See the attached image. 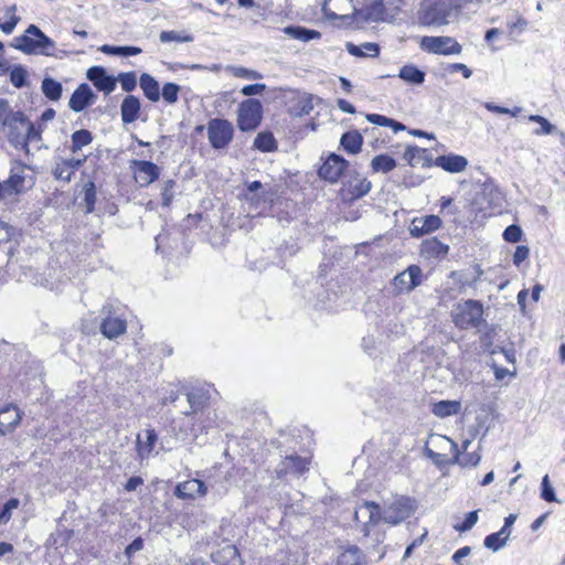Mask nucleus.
<instances>
[{"mask_svg": "<svg viewBox=\"0 0 565 565\" xmlns=\"http://www.w3.org/2000/svg\"><path fill=\"white\" fill-rule=\"evenodd\" d=\"M12 46L25 54L56 56L55 42L34 24H30L24 34L14 38Z\"/></svg>", "mask_w": 565, "mask_h": 565, "instance_id": "f257e3e1", "label": "nucleus"}, {"mask_svg": "<svg viewBox=\"0 0 565 565\" xmlns=\"http://www.w3.org/2000/svg\"><path fill=\"white\" fill-rule=\"evenodd\" d=\"M6 129L9 142L15 148L29 154V145L25 143V134L32 129V121L22 113L15 111L7 122L2 125Z\"/></svg>", "mask_w": 565, "mask_h": 565, "instance_id": "f03ea898", "label": "nucleus"}, {"mask_svg": "<svg viewBox=\"0 0 565 565\" xmlns=\"http://www.w3.org/2000/svg\"><path fill=\"white\" fill-rule=\"evenodd\" d=\"M483 307L477 300H466L459 303L452 315L456 327L460 329L476 328L482 321Z\"/></svg>", "mask_w": 565, "mask_h": 565, "instance_id": "7ed1b4c3", "label": "nucleus"}, {"mask_svg": "<svg viewBox=\"0 0 565 565\" xmlns=\"http://www.w3.org/2000/svg\"><path fill=\"white\" fill-rule=\"evenodd\" d=\"M417 509V503L409 497H396L382 511V520L385 523L396 525L408 519Z\"/></svg>", "mask_w": 565, "mask_h": 565, "instance_id": "20e7f679", "label": "nucleus"}, {"mask_svg": "<svg viewBox=\"0 0 565 565\" xmlns=\"http://www.w3.org/2000/svg\"><path fill=\"white\" fill-rule=\"evenodd\" d=\"M452 9L451 0H427L422 9V21L427 25L447 24Z\"/></svg>", "mask_w": 565, "mask_h": 565, "instance_id": "39448f33", "label": "nucleus"}, {"mask_svg": "<svg viewBox=\"0 0 565 565\" xmlns=\"http://www.w3.org/2000/svg\"><path fill=\"white\" fill-rule=\"evenodd\" d=\"M206 130L210 145L215 150L227 148L233 140L234 127L226 119H211L207 122Z\"/></svg>", "mask_w": 565, "mask_h": 565, "instance_id": "423d86ee", "label": "nucleus"}, {"mask_svg": "<svg viewBox=\"0 0 565 565\" xmlns=\"http://www.w3.org/2000/svg\"><path fill=\"white\" fill-rule=\"evenodd\" d=\"M263 117V105L258 99L249 98L239 104L237 110V126L242 131L257 128Z\"/></svg>", "mask_w": 565, "mask_h": 565, "instance_id": "0eeeda50", "label": "nucleus"}, {"mask_svg": "<svg viewBox=\"0 0 565 565\" xmlns=\"http://www.w3.org/2000/svg\"><path fill=\"white\" fill-rule=\"evenodd\" d=\"M419 47L431 54L458 55L461 53V45L451 36H423Z\"/></svg>", "mask_w": 565, "mask_h": 565, "instance_id": "6e6552de", "label": "nucleus"}, {"mask_svg": "<svg viewBox=\"0 0 565 565\" xmlns=\"http://www.w3.org/2000/svg\"><path fill=\"white\" fill-rule=\"evenodd\" d=\"M103 320L100 322L102 334L109 339H117L127 330V322L124 318L116 315L114 307L109 303L103 306L102 311Z\"/></svg>", "mask_w": 565, "mask_h": 565, "instance_id": "1a4fd4ad", "label": "nucleus"}, {"mask_svg": "<svg viewBox=\"0 0 565 565\" xmlns=\"http://www.w3.org/2000/svg\"><path fill=\"white\" fill-rule=\"evenodd\" d=\"M28 167L21 162H15L10 171L8 180L1 182L2 190L6 196H12L23 193L28 188L32 186V181L26 180L24 170Z\"/></svg>", "mask_w": 565, "mask_h": 565, "instance_id": "9d476101", "label": "nucleus"}, {"mask_svg": "<svg viewBox=\"0 0 565 565\" xmlns=\"http://www.w3.org/2000/svg\"><path fill=\"white\" fill-rule=\"evenodd\" d=\"M354 519L361 524V532L369 536L371 527L382 520V511L379 504L364 501L355 509Z\"/></svg>", "mask_w": 565, "mask_h": 565, "instance_id": "9b49d317", "label": "nucleus"}, {"mask_svg": "<svg viewBox=\"0 0 565 565\" xmlns=\"http://www.w3.org/2000/svg\"><path fill=\"white\" fill-rule=\"evenodd\" d=\"M422 284V269L419 266L412 265L404 271L397 274L392 282L395 294L401 295L414 290Z\"/></svg>", "mask_w": 565, "mask_h": 565, "instance_id": "f8f14e48", "label": "nucleus"}, {"mask_svg": "<svg viewBox=\"0 0 565 565\" xmlns=\"http://www.w3.org/2000/svg\"><path fill=\"white\" fill-rule=\"evenodd\" d=\"M130 168L135 173V180L141 188H147L160 175V168L147 160H132Z\"/></svg>", "mask_w": 565, "mask_h": 565, "instance_id": "ddd939ff", "label": "nucleus"}, {"mask_svg": "<svg viewBox=\"0 0 565 565\" xmlns=\"http://www.w3.org/2000/svg\"><path fill=\"white\" fill-rule=\"evenodd\" d=\"M348 167L349 161L339 154L331 153L320 167L319 177L334 183Z\"/></svg>", "mask_w": 565, "mask_h": 565, "instance_id": "4468645a", "label": "nucleus"}, {"mask_svg": "<svg viewBox=\"0 0 565 565\" xmlns=\"http://www.w3.org/2000/svg\"><path fill=\"white\" fill-rule=\"evenodd\" d=\"M207 493V487L200 479H190L177 484L174 494L179 499H198Z\"/></svg>", "mask_w": 565, "mask_h": 565, "instance_id": "2eb2a0df", "label": "nucleus"}, {"mask_svg": "<svg viewBox=\"0 0 565 565\" xmlns=\"http://www.w3.org/2000/svg\"><path fill=\"white\" fill-rule=\"evenodd\" d=\"M96 95L88 84H81L72 94L68 106L75 113L83 111L86 107L94 104Z\"/></svg>", "mask_w": 565, "mask_h": 565, "instance_id": "dca6fc26", "label": "nucleus"}, {"mask_svg": "<svg viewBox=\"0 0 565 565\" xmlns=\"http://www.w3.org/2000/svg\"><path fill=\"white\" fill-rule=\"evenodd\" d=\"M372 188L371 181L355 174L344 183L342 194L348 200H356L366 195Z\"/></svg>", "mask_w": 565, "mask_h": 565, "instance_id": "f3484780", "label": "nucleus"}, {"mask_svg": "<svg viewBox=\"0 0 565 565\" xmlns=\"http://www.w3.org/2000/svg\"><path fill=\"white\" fill-rule=\"evenodd\" d=\"M87 78L98 90L104 92L105 94H110L116 88L117 79L114 76L108 75L102 66L90 67L87 71Z\"/></svg>", "mask_w": 565, "mask_h": 565, "instance_id": "a211bd4d", "label": "nucleus"}, {"mask_svg": "<svg viewBox=\"0 0 565 565\" xmlns=\"http://www.w3.org/2000/svg\"><path fill=\"white\" fill-rule=\"evenodd\" d=\"M441 218L437 215L415 217L412 221L409 233L413 237H420L425 234L438 230L441 226Z\"/></svg>", "mask_w": 565, "mask_h": 565, "instance_id": "6ab92c4d", "label": "nucleus"}, {"mask_svg": "<svg viewBox=\"0 0 565 565\" xmlns=\"http://www.w3.org/2000/svg\"><path fill=\"white\" fill-rule=\"evenodd\" d=\"M22 418V413L14 405H7L0 409V434L6 435L17 428Z\"/></svg>", "mask_w": 565, "mask_h": 565, "instance_id": "aec40b11", "label": "nucleus"}, {"mask_svg": "<svg viewBox=\"0 0 565 565\" xmlns=\"http://www.w3.org/2000/svg\"><path fill=\"white\" fill-rule=\"evenodd\" d=\"M435 164L450 173H459L468 166V160L459 154L439 156L435 160Z\"/></svg>", "mask_w": 565, "mask_h": 565, "instance_id": "412c9836", "label": "nucleus"}, {"mask_svg": "<svg viewBox=\"0 0 565 565\" xmlns=\"http://www.w3.org/2000/svg\"><path fill=\"white\" fill-rule=\"evenodd\" d=\"M140 100L135 95H127L120 105V115L124 124L136 121L140 113Z\"/></svg>", "mask_w": 565, "mask_h": 565, "instance_id": "4be33fe9", "label": "nucleus"}, {"mask_svg": "<svg viewBox=\"0 0 565 565\" xmlns=\"http://www.w3.org/2000/svg\"><path fill=\"white\" fill-rule=\"evenodd\" d=\"M447 440L450 443V450L454 454V462L461 466V467H476L479 465L481 460V455L478 451L468 452L466 455H462L459 450L458 445L447 438Z\"/></svg>", "mask_w": 565, "mask_h": 565, "instance_id": "5701e85b", "label": "nucleus"}, {"mask_svg": "<svg viewBox=\"0 0 565 565\" xmlns=\"http://www.w3.org/2000/svg\"><path fill=\"white\" fill-rule=\"evenodd\" d=\"M140 88L145 96L152 103L160 100V86L158 81L150 74L142 73L140 76Z\"/></svg>", "mask_w": 565, "mask_h": 565, "instance_id": "b1692460", "label": "nucleus"}, {"mask_svg": "<svg viewBox=\"0 0 565 565\" xmlns=\"http://www.w3.org/2000/svg\"><path fill=\"white\" fill-rule=\"evenodd\" d=\"M448 252L449 246L441 243L436 237L425 239L422 243V254L427 258L446 256Z\"/></svg>", "mask_w": 565, "mask_h": 565, "instance_id": "393cba45", "label": "nucleus"}, {"mask_svg": "<svg viewBox=\"0 0 565 565\" xmlns=\"http://www.w3.org/2000/svg\"><path fill=\"white\" fill-rule=\"evenodd\" d=\"M460 411L461 403L459 401H439L431 406V413L439 418L457 415Z\"/></svg>", "mask_w": 565, "mask_h": 565, "instance_id": "a878e982", "label": "nucleus"}, {"mask_svg": "<svg viewBox=\"0 0 565 565\" xmlns=\"http://www.w3.org/2000/svg\"><path fill=\"white\" fill-rule=\"evenodd\" d=\"M145 435H146L145 440L142 439L141 435H138V437H137V452H138V456L140 459H145L151 454V451L154 447V444L158 439V436H157L154 429H152V428L146 429Z\"/></svg>", "mask_w": 565, "mask_h": 565, "instance_id": "bb28decb", "label": "nucleus"}, {"mask_svg": "<svg viewBox=\"0 0 565 565\" xmlns=\"http://www.w3.org/2000/svg\"><path fill=\"white\" fill-rule=\"evenodd\" d=\"M363 137L358 130H351L342 135L340 145L343 149L351 154H356L361 151Z\"/></svg>", "mask_w": 565, "mask_h": 565, "instance_id": "cd10ccee", "label": "nucleus"}, {"mask_svg": "<svg viewBox=\"0 0 565 565\" xmlns=\"http://www.w3.org/2000/svg\"><path fill=\"white\" fill-rule=\"evenodd\" d=\"M309 469V461L306 458L299 456H288L281 462V468L278 470L279 473H302Z\"/></svg>", "mask_w": 565, "mask_h": 565, "instance_id": "c85d7f7f", "label": "nucleus"}, {"mask_svg": "<svg viewBox=\"0 0 565 565\" xmlns=\"http://www.w3.org/2000/svg\"><path fill=\"white\" fill-rule=\"evenodd\" d=\"M338 565H366V561L362 551L358 546L352 545L340 554Z\"/></svg>", "mask_w": 565, "mask_h": 565, "instance_id": "c756f323", "label": "nucleus"}, {"mask_svg": "<svg viewBox=\"0 0 565 565\" xmlns=\"http://www.w3.org/2000/svg\"><path fill=\"white\" fill-rule=\"evenodd\" d=\"M348 53L358 57H376L380 54V46L376 43L365 42L361 45L347 43Z\"/></svg>", "mask_w": 565, "mask_h": 565, "instance_id": "7c9ffc66", "label": "nucleus"}, {"mask_svg": "<svg viewBox=\"0 0 565 565\" xmlns=\"http://www.w3.org/2000/svg\"><path fill=\"white\" fill-rule=\"evenodd\" d=\"M425 72L419 70L414 64H406L401 67L398 77L404 82L412 85H420L425 82Z\"/></svg>", "mask_w": 565, "mask_h": 565, "instance_id": "2f4dec72", "label": "nucleus"}, {"mask_svg": "<svg viewBox=\"0 0 565 565\" xmlns=\"http://www.w3.org/2000/svg\"><path fill=\"white\" fill-rule=\"evenodd\" d=\"M282 32L289 35L290 38L299 40L301 42H309L321 36V34L318 31L306 29L303 26H285L282 29Z\"/></svg>", "mask_w": 565, "mask_h": 565, "instance_id": "473e14b6", "label": "nucleus"}, {"mask_svg": "<svg viewBox=\"0 0 565 565\" xmlns=\"http://www.w3.org/2000/svg\"><path fill=\"white\" fill-rule=\"evenodd\" d=\"M41 89L44 96L52 102H57L63 92L62 84L52 77H45L42 81Z\"/></svg>", "mask_w": 565, "mask_h": 565, "instance_id": "72a5a7b5", "label": "nucleus"}, {"mask_svg": "<svg viewBox=\"0 0 565 565\" xmlns=\"http://www.w3.org/2000/svg\"><path fill=\"white\" fill-rule=\"evenodd\" d=\"M371 167L374 172L387 173L395 169L396 161L387 154H379L372 159Z\"/></svg>", "mask_w": 565, "mask_h": 565, "instance_id": "f704fd0d", "label": "nucleus"}, {"mask_svg": "<svg viewBox=\"0 0 565 565\" xmlns=\"http://www.w3.org/2000/svg\"><path fill=\"white\" fill-rule=\"evenodd\" d=\"M366 120L371 124L383 126V127H391L394 132L402 131L405 129V126L392 118L385 117L383 115L379 114H367L365 116Z\"/></svg>", "mask_w": 565, "mask_h": 565, "instance_id": "c9c22d12", "label": "nucleus"}, {"mask_svg": "<svg viewBox=\"0 0 565 565\" xmlns=\"http://www.w3.org/2000/svg\"><path fill=\"white\" fill-rule=\"evenodd\" d=\"M99 51L108 55H120V56H132L138 55L142 51L138 46H113L104 44L99 47Z\"/></svg>", "mask_w": 565, "mask_h": 565, "instance_id": "e433bc0d", "label": "nucleus"}, {"mask_svg": "<svg viewBox=\"0 0 565 565\" xmlns=\"http://www.w3.org/2000/svg\"><path fill=\"white\" fill-rule=\"evenodd\" d=\"M93 140L92 132L86 129L76 130L72 135L71 151L78 152L83 147L89 145Z\"/></svg>", "mask_w": 565, "mask_h": 565, "instance_id": "4c0bfd02", "label": "nucleus"}, {"mask_svg": "<svg viewBox=\"0 0 565 565\" xmlns=\"http://www.w3.org/2000/svg\"><path fill=\"white\" fill-rule=\"evenodd\" d=\"M177 182L172 179L163 181L161 188V204L164 207H169L175 196Z\"/></svg>", "mask_w": 565, "mask_h": 565, "instance_id": "58836bf2", "label": "nucleus"}, {"mask_svg": "<svg viewBox=\"0 0 565 565\" xmlns=\"http://www.w3.org/2000/svg\"><path fill=\"white\" fill-rule=\"evenodd\" d=\"M186 399L189 403V409L182 411V413L185 416H189L191 414L199 412L204 406V403H205L204 395L199 392L188 393Z\"/></svg>", "mask_w": 565, "mask_h": 565, "instance_id": "ea45409f", "label": "nucleus"}, {"mask_svg": "<svg viewBox=\"0 0 565 565\" xmlns=\"http://www.w3.org/2000/svg\"><path fill=\"white\" fill-rule=\"evenodd\" d=\"M254 147L262 151L269 152L276 148V141L270 132H260L254 139Z\"/></svg>", "mask_w": 565, "mask_h": 565, "instance_id": "a19ab883", "label": "nucleus"}, {"mask_svg": "<svg viewBox=\"0 0 565 565\" xmlns=\"http://www.w3.org/2000/svg\"><path fill=\"white\" fill-rule=\"evenodd\" d=\"M367 19L375 22L387 19L383 0H375L367 7Z\"/></svg>", "mask_w": 565, "mask_h": 565, "instance_id": "79ce46f5", "label": "nucleus"}, {"mask_svg": "<svg viewBox=\"0 0 565 565\" xmlns=\"http://www.w3.org/2000/svg\"><path fill=\"white\" fill-rule=\"evenodd\" d=\"M529 120L537 122L540 127L534 130L536 136L551 135L556 131V127L551 124L545 117L540 115H530Z\"/></svg>", "mask_w": 565, "mask_h": 565, "instance_id": "37998d69", "label": "nucleus"}, {"mask_svg": "<svg viewBox=\"0 0 565 565\" xmlns=\"http://www.w3.org/2000/svg\"><path fill=\"white\" fill-rule=\"evenodd\" d=\"M83 201L86 206V213H92L96 203V186L93 181L87 182L83 188Z\"/></svg>", "mask_w": 565, "mask_h": 565, "instance_id": "c03bdc74", "label": "nucleus"}, {"mask_svg": "<svg viewBox=\"0 0 565 565\" xmlns=\"http://www.w3.org/2000/svg\"><path fill=\"white\" fill-rule=\"evenodd\" d=\"M226 71L237 78L245 79H259L263 75L257 71L249 70L243 66H227Z\"/></svg>", "mask_w": 565, "mask_h": 565, "instance_id": "a18cd8bd", "label": "nucleus"}, {"mask_svg": "<svg viewBox=\"0 0 565 565\" xmlns=\"http://www.w3.org/2000/svg\"><path fill=\"white\" fill-rule=\"evenodd\" d=\"M52 174L56 180H62L65 182H70L73 177V172L70 170L64 159H60L55 162Z\"/></svg>", "mask_w": 565, "mask_h": 565, "instance_id": "49530a36", "label": "nucleus"}, {"mask_svg": "<svg viewBox=\"0 0 565 565\" xmlns=\"http://www.w3.org/2000/svg\"><path fill=\"white\" fill-rule=\"evenodd\" d=\"M28 72L22 65H15L10 72V82L17 87L21 88L26 84Z\"/></svg>", "mask_w": 565, "mask_h": 565, "instance_id": "de8ad7c7", "label": "nucleus"}, {"mask_svg": "<svg viewBox=\"0 0 565 565\" xmlns=\"http://www.w3.org/2000/svg\"><path fill=\"white\" fill-rule=\"evenodd\" d=\"M181 87L175 83H166L162 87V98L169 105L178 102Z\"/></svg>", "mask_w": 565, "mask_h": 565, "instance_id": "09e8293b", "label": "nucleus"}, {"mask_svg": "<svg viewBox=\"0 0 565 565\" xmlns=\"http://www.w3.org/2000/svg\"><path fill=\"white\" fill-rule=\"evenodd\" d=\"M541 498L546 502H558L554 488L550 482L548 475L542 478L541 482Z\"/></svg>", "mask_w": 565, "mask_h": 565, "instance_id": "8fccbe9b", "label": "nucleus"}, {"mask_svg": "<svg viewBox=\"0 0 565 565\" xmlns=\"http://www.w3.org/2000/svg\"><path fill=\"white\" fill-rule=\"evenodd\" d=\"M117 81L127 93L135 90L137 86V76L134 72L120 73Z\"/></svg>", "mask_w": 565, "mask_h": 565, "instance_id": "3c124183", "label": "nucleus"}, {"mask_svg": "<svg viewBox=\"0 0 565 565\" xmlns=\"http://www.w3.org/2000/svg\"><path fill=\"white\" fill-rule=\"evenodd\" d=\"M159 39L162 43L192 41V38L190 35H181L177 31H162L159 35Z\"/></svg>", "mask_w": 565, "mask_h": 565, "instance_id": "603ef678", "label": "nucleus"}, {"mask_svg": "<svg viewBox=\"0 0 565 565\" xmlns=\"http://www.w3.org/2000/svg\"><path fill=\"white\" fill-rule=\"evenodd\" d=\"M522 234V228L519 225L512 224L504 230L502 237L505 242L518 243L521 241Z\"/></svg>", "mask_w": 565, "mask_h": 565, "instance_id": "864d4df0", "label": "nucleus"}, {"mask_svg": "<svg viewBox=\"0 0 565 565\" xmlns=\"http://www.w3.org/2000/svg\"><path fill=\"white\" fill-rule=\"evenodd\" d=\"M478 522V511H471L466 515L465 521L461 524H456L454 529L459 532L463 533L469 530H471L476 523Z\"/></svg>", "mask_w": 565, "mask_h": 565, "instance_id": "5fc2aeb1", "label": "nucleus"}, {"mask_svg": "<svg viewBox=\"0 0 565 565\" xmlns=\"http://www.w3.org/2000/svg\"><path fill=\"white\" fill-rule=\"evenodd\" d=\"M483 544L487 548H490L493 552L499 551L505 545L504 540H502V537H500V534H498L497 532L486 536Z\"/></svg>", "mask_w": 565, "mask_h": 565, "instance_id": "6e6d98bb", "label": "nucleus"}, {"mask_svg": "<svg viewBox=\"0 0 565 565\" xmlns=\"http://www.w3.org/2000/svg\"><path fill=\"white\" fill-rule=\"evenodd\" d=\"M19 507V500L18 499H9L3 508L0 510V523H7L11 518L12 510L17 509Z\"/></svg>", "mask_w": 565, "mask_h": 565, "instance_id": "4d7b16f0", "label": "nucleus"}, {"mask_svg": "<svg viewBox=\"0 0 565 565\" xmlns=\"http://www.w3.org/2000/svg\"><path fill=\"white\" fill-rule=\"evenodd\" d=\"M425 152L426 150L420 149L418 147H407L404 157L409 162L411 166H416L418 163L420 154Z\"/></svg>", "mask_w": 565, "mask_h": 565, "instance_id": "13d9d810", "label": "nucleus"}, {"mask_svg": "<svg viewBox=\"0 0 565 565\" xmlns=\"http://www.w3.org/2000/svg\"><path fill=\"white\" fill-rule=\"evenodd\" d=\"M530 255V248L525 245H520L516 247L513 254V264L515 266H520L522 262H524Z\"/></svg>", "mask_w": 565, "mask_h": 565, "instance_id": "bf43d9fd", "label": "nucleus"}, {"mask_svg": "<svg viewBox=\"0 0 565 565\" xmlns=\"http://www.w3.org/2000/svg\"><path fill=\"white\" fill-rule=\"evenodd\" d=\"M266 89L265 84H250L246 85L241 89L244 96L260 95Z\"/></svg>", "mask_w": 565, "mask_h": 565, "instance_id": "052dcab7", "label": "nucleus"}, {"mask_svg": "<svg viewBox=\"0 0 565 565\" xmlns=\"http://www.w3.org/2000/svg\"><path fill=\"white\" fill-rule=\"evenodd\" d=\"M15 111H13L10 107V104L6 99H0V122L3 125L7 122V119L11 118L12 115H14Z\"/></svg>", "mask_w": 565, "mask_h": 565, "instance_id": "680f3d73", "label": "nucleus"}, {"mask_svg": "<svg viewBox=\"0 0 565 565\" xmlns=\"http://www.w3.org/2000/svg\"><path fill=\"white\" fill-rule=\"evenodd\" d=\"M476 270H477V276H476V277H473V278H471V279H469V278H467V277L462 278V277H463V275H462V274H459V273H456V271H454V273L451 274V276H452V277L459 276V277H460L459 281H460L462 285H472V284H476V282L480 279V277L482 276V274H483V270L480 268V266H476Z\"/></svg>", "mask_w": 565, "mask_h": 565, "instance_id": "e2e57ef3", "label": "nucleus"}, {"mask_svg": "<svg viewBox=\"0 0 565 565\" xmlns=\"http://www.w3.org/2000/svg\"><path fill=\"white\" fill-rule=\"evenodd\" d=\"M143 547V541L140 537L135 539L125 550L128 557L139 552Z\"/></svg>", "mask_w": 565, "mask_h": 565, "instance_id": "0e129e2a", "label": "nucleus"}, {"mask_svg": "<svg viewBox=\"0 0 565 565\" xmlns=\"http://www.w3.org/2000/svg\"><path fill=\"white\" fill-rule=\"evenodd\" d=\"M12 235V227L7 223L0 222V243L8 242Z\"/></svg>", "mask_w": 565, "mask_h": 565, "instance_id": "69168bd1", "label": "nucleus"}, {"mask_svg": "<svg viewBox=\"0 0 565 565\" xmlns=\"http://www.w3.org/2000/svg\"><path fill=\"white\" fill-rule=\"evenodd\" d=\"M470 552H471V548H470L469 546H463V547H461V548L457 550V551L455 552V554L452 555V559H454V562H455V563H457L458 565H462V564L460 563V561H461L463 557L468 556V555L470 554Z\"/></svg>", "mask_w": 565, "mask_h": 565, "instance_id": "338daca9", "label": "nucleus"}, {"mask_svg": "<svg viewBox=\"0 0 565 565\" xmlns=\"http://www.w3.org/2000/svg\"><path fill=\"white\" fill-rule=\"evenodd\" d=\"M142 483H143L142 478L135 476V477H131L128 479V481L125 484V489L129 492L135 491Z\"/></svg>", "mask_w": 565, "mask_h": 565, "instance_id": "774afa93", "label": "nucleus"}]
</instances>
